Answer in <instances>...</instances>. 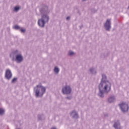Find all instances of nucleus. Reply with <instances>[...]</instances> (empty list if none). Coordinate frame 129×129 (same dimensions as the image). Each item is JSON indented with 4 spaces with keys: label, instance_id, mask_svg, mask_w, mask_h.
Instances as JSON below:
<instances>
[{
    "label": "nucleus",
    "instance_id": "obj_17",
    "mask_svg": "<svg viewBox=\"0 0 129 129\" xmlns=\"http://www.w3.org/2000/svg\"><path fill=\"white\" fill-rule=\"evenodd\" d=\"M17 78H14L12 81V83H14V82H16L17 81Z\"/></svg>",
    "mask_w": 129,
    "mask_h": 129
},
{
    "label": "nucleus",
    "instance_id": "obj_20",
    "mask_svg": "<svg viewBox=\"0 0 129 129\" xmlns=\"http://www.w3.org/2000/svg\"><path fill=\"white\" fill-rule=\"evenodd\" d=\"M51 129H57V128H56V127H52Z\"/></svg>",
    "mask_w": 129,
    "mask_h": 129
},
{
    "label": "nucleus",
    "instance_id": "obj_7",
    "mask_svg": "<svg viewBox=\"0 0 129 129\" xmlns=\"http://www.w3.org/2000/svg\"><path fill=\"white\" fill-rule=\"evenodd\" d=\"M24 60V58H23V56L21 54H18L16 55V60L18 63H20V62H22Z\"/></svg>",
    "mask_w": 129,
    "mask_h": 129
},
{
    "label": "nucleus",
    "instance_id": "obj_4",
    "mask_svg": "<svg viewBox=\"0 0 129 129\" xmlns=\"http://www.w3.org/2000/svg\"><path fill=\"white\" fill-rule=\"evenodd\" d=\"M119 106L123 112L128 110V105L124 102H122L119 104Z\"/></svg>",
    "mask_w": 129,
    "mask_h": 129
},
{
    "label": "nucleus",
    "instance_id": "obj_5",
    "mask_svg": "<svg viewBox=\"0 0 129 129\" xmlns=\"http://www.w3.org/2000/svg\"><path fill=\"white\" fill-rule=\"evenodd\" d=\"M62 92L63 94H69L71 93V88L70 86H66L62 88Z\"/></svg>",
    "mask_w": 129,
    "mask_h": 129
},
{
    "label": "nucleus",
    "instance_id": "obj_18",
    "mask_svg": "<svg viewBox=\"0 0 129 129\" xmlns=\"http://www.w3.org/2000/svg\"><path fill=\"white\" fill-rule=\"evenodd\" d=\"M20 31H21V32L22 33H25V32L26 31V30H25V29H23V28H21V29H20Z\"/></svg>",
    "mask_w": 129,
    "mask_h": 129
},
{
    "label": "nucleus",
    "instance_id": "obj_15",
    "mask_svg": "<svg viewBox=\"0 0 129 129\" xmlns=\"http://www.w3.org/2000/svg\"><path fill=\"white\" fill-rule=\"evenodd\" d=\"M69 54L70 55V56H72V55H74V52H73V51H70L69 52Z\"/></svg>",
    "mask_w": 129,
    "mask_h": 129
},
{
    "label": "nucleus",
    "instance_id": "obj_1",
    "mask_svg": "<svg viewBox=\"0 0 129 129\" xmlns=\"http://www.w3.org/2000/svg\"><path fill=\"white\" fill-rule=\"evenodd\" d=\"M106 80V76L104 75H102V81L99 85V96L103 97V92H109L111 89V84Z\"/></svg>",
    "mask_w": 129,
    "mask_h": 129
},
{
    "label": "nucleus",
    "instance_id": "obj_3",
    "mask_svg": "<svg viewBox=\"0 0 129 129\" xmlns=\"http://www.w3.org/2000/svg\"><path fill=\"white\" fill-rule=\"evenodd\" d=\"M48 21L49 17L47 15H43L42 17V19L38 20V25L40 27H44L45 25V20Z\"/></svg>",
    "mask_w": 129,
    "mask_h": 129
},
{
    "label": "nucleus",
    "instance_id": "obj_9",
    "mask_svg": "<svg viewBox=\"0 0 129 129\" xmlns=\"http://www.w3.org/2000/svg\"><path fill=\"white\" fill-rule=\"evenodd\" d=\"M113 126L115 129H120V123H119V121H117V122H115Z\"/></svg>",
    "mask_w": 129,
    "mask_h": 129
},
{
    "label": "nucleus",
    "instance_id": "obj_6",
    "mask_svg": "<svg viewBox=\"0 0 129 129\" xmlns=\"http://www.w3.org/2000/svg\"><path fill=\"white\" fill-rule=\"evenodd\" d=\"M110 20H107L106 23L104 24V27L107 31H109V29H110V28L111 27L110 26Z\"/></svg>",
    "mask_w": 129,
    "mask_h": 129
},
{
    "label": "nucleus",
    "instance_id": "obj_16",
    "mask_svg": "<svg viewBox=\"0 0 129 129\" xmlns=\"http://www.w3.org/2000/svg\"><path fill=\"white\" fill-rule=\"evenodd\" d=\"M14 29H15L16 30H19L20 29V26L16 25L15 26H14Z\"/></svg>",
    "mask_w": 129,
    "mask_h": 129
},
{
    "label": "nucleus",
    "instance_id": "obj_19",
    "mask_svg": "<svg viewBox=\"0 0 129 129\" xmlns=\"http://www.w3.org/2000/svg\"><path fill=\"white\" fill-rule=\"evenodd\" d=\"M67 20H70V17H68L67 18Z\"/></svg>",
    "mask_w": 129,
    "mask_h": 129
},
{
    "label": "nucleus",
    "instance_id": "obj_14",
    "mask_svg": "<svg viewBox=\"0 0 129 129\" xmlns=\"http://www.w3.org/2000/svg\"><path fill=\"white\" fill-rule=\"evenodd\" d=\"M5 113V110L4 109H0V114H4Z\"/></svg>",
    "mask_w": 129,
    "mask_h": 129
},
{
    "label": "nucleus",
    "instance_id": "obj_2",
    "mask_svg": "<svg viewBox=\"0 0 129 129\" xmlns=\"http://www.w3.org/2000/svg\"><path fill=\"white\" fill-rule=\"evenodd\" d=\"M36 91H35L36 96H42L43 94L46 92V88L41 85L37 86Z\"/></svg>",
    "mask_w": 129,
    "mask_h": 129
},
{
    "label": "nucleus",
    "instance_id": "obj_8",
    "mask_svg": "<svg viewBox=\"0 0 129 129\" xmlns=\"http://www.w3.org/2000/svg\"><path fill=\"white\" fill-rule=\"evenodd\" d=\"M6 77L7 78V79H10V78L12 77V73L11 72V71L9 70L6 71Z\"/></svg>",
    "mask_w": 129,
    "mask_h": 129
},
{
    "label": "nucleus",
    "instance_id": "obj_13",
    "mask_svg": "<svg viewBox=\"0 0 129 129\" xmlns=\"http://www.w3.org/2000/svg\"><path fill=\"white\" fill-rule=\"evenodd\" d=\"M19 10H20V7H16L14 8V12H18V11H19Z\"/></svg>",
    "mask_w": 129,
    "mask_h": 129
},
{
    "label": "nucleus",
    "instance_id": "obj_21",
    "mask_svg": "<svg viewBox=\"0 0 129 129\" xmlns=\"http://www.w3.org/2000/svg\"><path fill=\"white\" fill-rule=\"evenodd\" d=\"M90 72H92V69H91V70H90Z\"/></svg>",
    "mask_w": 129,
    "mask_h": 129
},
{
    "label": "nucleus",
    "instance_id": "obj_11",
    "mask_svg": "<svg viewBox=\"0 0 129 129\" xmlns=\"http://www.w3.org/2000/svg\"><path fill=\"white\" fill-rule=\"evenodd\" d=\"M71 115H73V117H78V114L75 111H73L72 112Z\"/></svg>",
    "mask_w": 129,
    "mask_h": 129
},
{
    "label": "nucleus",
    "instance_id": "obj_10",
    "mask_svg": "<svg viewBox=\"0 0 129 129\" xmlns=\"http://www.w3.org/2000/svg\"><path fill=\"white\" fill-rule=\"evenodd\" d=\"M114 100H115V99L114 98V97H111L108 99V101L110 103H111V102H113V101H114Z\"/></svg>",
    "mask_w": 129,
    "mask_h": 129
},
{
    "label": "nucleus",
    "instance_id": "obj_12",
    "mask_svg": "<svg viewBox=\"0 0 129 129\" xmlns=\"http://www.w3.org/2000/svg\"><path fill=\"white\" fill-rule=\"evenodd\" d=\"M54 71L55 73H59V70L58 69V68L55 67L54 68Z\"/></svg>",
    "mask_w": 129,
    "mask_h": 129
}]
</instances>
